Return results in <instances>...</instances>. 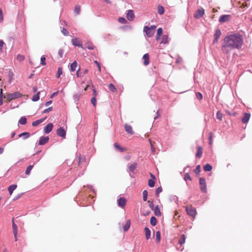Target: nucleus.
<instances>
[{
    "instance_id": "obj_1",
    "label": "nucleus",
    "mask_w": 252,
    "mask_h": 252,
    "mask_svg": "<svg viewBox=\"0 0 252 252\" xmlns=\"http://www.w3.org/2000/svg\"><path fill=\"white\" fill-rule=\"evenodd\" d=\"M243 44V38L240 34H231L224 38L221 50L223 54H229L233 50L241 48Z\"/></svg>"
},
{
    "instance_id": "obj_2",
    "label": "nucleus",
    "mask_w": 252,
    "mask_h": 252,
    "mask_svg": "<svg viewBox=\"0 0 252 252\" xmlns=\"http://www.w3.org/2000/svg\"><path fill=\"white\" fill-rule=\"evenodd\" d=\"M156 28V27L155 26H152L150 27L145 26L144 27L143 31L148 37H151L154 34Z\"/></svg>"
},
{
    "instance_id": "obj_3",
    "label": "nucleus",
    "mask_w": 252,
    "mask_h": 252,
    "mask_svg": "<svg viewBox=\"0 0 252 252\" xmlns=\"http://www.w3.org/2000/svg\"><path fill=\"white\" fill-rule=\"evenodd\" d=\"M186 210L187 214L194 218L196 217V211L195 208L193 207L191 205L186 207Z\"/></svg>"
},
{
    "instance_id": "obj_4",
    "label": "nucleus",
    "mask_w": 252,
    "mask_h": 252,
    "mask_svg": "<svg viewBox=\"0 0 252 252\" xmlns=\"http://www.w3.org/2000/svg\"><path fill=\"white\" fill-rule=\"evenodd\" d=\"M22 95L20 93L16 92L12 94H8L7 95L6 98L8 101H10L13 99L21 97Z\"/></svg>"
},
{
    "instance_id": "obj_5",
    "label": "nucleus",
    "mask_w": 252,
    "mask_h": 252,
    "mask_svg": "<svg viewBox=\"0 0 252 252\" xmlns=\"http://www.w3.org/2000/svg\"><path fill=\"white\" fill-rule=\"evenodd\" d=\"M199 184L200 185V189L204 193H206L207 191L206 180L204 178H200Z\"/></svg>"
},
{
    "instance_id": "obj_6",
    "label": "nucleus",
    "mask_w": 252,
    "mask_h": 252,
    "mask_svg": "<svg viewBox=\"0 0 252 252\" xmlns=\"http://www.w3.org/2000/svg\"><path fill=\"white\" fill-rule=\"evenodd\" d=\"M221 35V31L219 29H217L215 30L214 33V39L213 41L214 44H216L218 42V40Z\"/></svg>"
},
{
    "instance_id": "obj_7",
    "label": "nucleus",
    "mask_w": 252,
    "mask_h": 252,
    "mask_svg": "<svg viewBox=\"0 0 252 252\" xmlns=\"http://www.w3.org/2000/svg\"><path fill=\"white\" fill-rule=\"evenodd\" d=\"M57 134L63 138H65L66 136V131L63 127H61L57 129Z\"/></svg>"
},
{
    "instance_id": "obj_8",
    "label": "nucleus",
    "mask_w": 252,
    "mask_h": 252,
    "mask_svg": "<svg viewBox=\"0 0 252 252\" xmlns=\"http://www.w3.org/2000/svg\"><path fill=\"white\" fill-rule=\"evenodd\" d=\"M12 229L13 233L14 236L15 241H17V234H18V227L17 225L14 223L13 219H12Z\"/></svg>"
},
{
    "instance_id": "obj_9",
    "label": "nucleus",
    "mask_w": 252,
    "mask_h": 252,
    "mask_svg": "<svg viewBox=\"0 0 252 252\" xmlns=\"http://www.w3.org/2000/svg\"><path fill=\"white\" fill-rule=\"evenodd\" d=\"M126 203V200L124 197H120L119 199L117 200V203L119 207L121 208H124Z\"/></svg>"
},
{
    "instance_id": "obj_10",
    "label": "nucleus",
    "mask_w": 252,
    "mask_h": 252,
    "mask_svg": "<svg viewBox=\"0 0 252 252\" xmlns=\"http://www.w3.org/2000/svg\"><path fill=\"white\" fill-rule=\"evenodd\" d=\"M204 14V10L203 8H201L200 9H198L196 11V13L194 14V17L196 19H199V18L202 17Z\"/></svg>"
},
{
    "instance_id": "obj_11",
    "label": "nucleus",
    "mask_w": 252,
    "mask_h": 252,
    "mask_svg": "<svg viewBox=\"0 0 252 252\" xmlns=\"http://www.w3.org/2000/svg\"><path fill=\"white\" fill-rule=\"evenodd\" d=\"M231 18L230 15H221L219 19V21L220 23H224L227 21H228Z\"/></svg>"
},
{
    "instance_id": "obj_12",
    "label": "nucleus",
    "mask_w": 252,
    "mask_h": 252,
    "mask_svg": "<svg viewBox=\"0 0 252 252\" xmlns=\"http://www.w3.org/2000/svg\"><path fill=\"white\" fill-rule=\"evenodd\" d=\"M53 124L52 123L48 124L44 127V132L46 134L49 133L53 129Z\"/></svg>"
},
{
    "instance_id": "obj_13",
    "label": "nucleus",
    "mask_w": 252,
    "mask_h": 252,
    "mask_svg": "<svg viewBox=\"0 0 252 252\" xmlns=\"http://www.w3.org/2000/svg\"><path fill=\"white\" fill-rule=\"evenodd\" d=\"M71 42L72 44L75 46H77L82 48H83V46L80 43V41L78 38L75 37L72 38L71 40Z\"/></svg>"
},
{
    "instance_id": "obj_14",
    "label": "nucleus",
    "mask_w": 252,
    "mask_h": 252,
    "mask_svg": "<svg viewBox=\"0 0 252 252\" xmlns=\"http://www.w3.org/2000/svg\"><path fill=\"white\" fill-rule=\"evenodd\" d=\"M134 14L132 10H128L126 13V18L130 21H132L134 18Z\"/></svg>"
},
{
    "instance_id": "obj_15",
    "label": "nucleus",
    "mask_w": 252,
    "mask_h": 252,
    "mask_svg": "<svg viewBox=\"0 0 252 252\" xmlns=\"http://www.w3.org/2000/svg\"><path fill=\"white\" fill-rule=\"evenodd\" d=\"M49 140V138L48 136H42L40 138V139L39 140L38 144L39 145H44L46 143L48 142V141Z\"/></svg>"
},
{
    "instance_id": "obj_16",
    "label": "nucleus",
    "mask_w": 252,
    "mask_h": 252,
    "mask_svg": "<svg viewBox=\"0 0 252 252\" xmlns=\"http://www.w3.org/2000/svg\"><path fill=\"white\" fill-rule=\"evenodd\" d=\"M124 127L125 130L126 131L127 133H129L131 135L134 134V131L132 130V127L130 125L126 124L124 125Z\"/></svg>"
},
{
    "instance_id": "obj_17",
    "label": "nucleus",
    "mask_w": 252,
    "mask_h": 252,
    "mask_svg": "<svg viewBox=\"0 0 252 252\" xmlns=\"http://www.w3.org/2000/svg\"><path fill=\"white\" fill-rule=\"evenodd\" d=\"M250 113H245L242 119V122L244 124L248 123L250 120Z\"/></svg>"
},
{
    "instance_id": "obj_18",
    "label": "nucleus",
    "mask_w": 252,
    "mask_h": 252,
    "mask_svg": "<svg viewBox=\"0 0 252 252\" xmlns=\"http://www.w3.org/2000/svg\"><path fill=\"white\" fill-rule=\"evenodd\" d=\"M46 119V118L45 117V118H41V119H38L36 121H35L32 122V126H38L39 124L43 122Z\"/></svg>"
},
{
    "instance_id": "obj_19",
    "label": "nucleus",
    "mask_w": 252,
    "mask_h": 252,
    "mask_svg": "<svg viewBox=\"0 0 252 252\" xmlns=\"http://www.w3.org/2000/svg\"><path fill=\"white\" fill-rule=\"evenodd\" d=\"M30 136V133L28 132H24L18 135L19 137H23V139H26Z\"/></svg>"
},
{
    "instance_id": "obj_20",
    "label": "nucleus",
    "mask_w": 252,
    "mask_h": 252,
    "mask_svg": "<svg viewBox=\"0 0 252 252\" xmlns=\"http://www.w3.org/2000/svg\"><path fill=\"white\" fill-rule=\"evenodd\" d=\"M143 59L144 60V64L145 65H147L149 63V56L148 54H145L143 56Z\"/></svg>"
},
{
    "instance_id": "obj_21",
    "label": "nucleus",
    "mask_w": 252,
    "mask_h": 252,
    "mask_svg": "<svg viewBox=\"0 0 252 252\" xmlns=\"http://www.w3.org/2000/svg\"><path fill=\"white\" fill-rule=\"evenodd\" d=\"M145 232V236L147 240H148L151 237V231L150 229L147 227L144 228Z\"/></svg>"
},
{
    "instance_id": "obj_22",
    "label": "nucleus",
    "mask_w": 252,
    "mask_h": 252,
    "mask_svg": "<svg viewBox=\"0 0 252 252\" xmlns=\"http://www.w3.org/2000/svg\"><path fill=\"white\" fill-rule=\"evenodd\" d=\"M17 187V186L16 185L13 184L10 186L8 188V190L9 191L10 195H11L12 194L13 191L16 189Z\"/></svg>"
},
{
    "instance_id": "obj_23",
    "label": "nucleus",
    "mask_w": 252,
    "mask_h": 252,
    "mask_svg": "<svg viewBox=\"0 0 252 252\" xmlns=\"http://www.w3.org/2000/svg\"><path fill=\"white\" fill-rule=\"evenodd\" d=\"M153 210L154 211V213L156 216L158 217L160 216L161 212L158 205L156 206Z\"/></svg>"
},
{
    "instance_id": "obj_24",
    "label": "nucleus",
    "mask_w": 252,
    "mask_h": 252,
    "mask_svg": "<svg viewBox=\"0 0 252 252\" xmlns=\"http://www.w3.org/2000/svg\"><path fill=\"white\" fill-rule=\"evenodd\" d=\"M168 43V37L167 35H163L160 41L161 44H166Z\"/></svg>"
},
{
    "instance_id": "obj_25",
    "label": "nucleus",
    "mask_w": 252,
    "mask_h": 252,
    "mask_svg": "<svg viewBox=\"0 0 252 252\" xmlns=\"http://www.w3.org/2000/svg\"><path fill=\"white\" fill-rule=\"evenodd\" d=\"M130 226V220H127L126 224L124 226L123 229L124 231H127L129 228Z\"/></svg>"
},
{
    "instance_id": "obj_26",
    "label": "nucleus",
    "mask_w": 252,
    "mask_h": 252,
    "mask_svg": "<svg viewBox=\"0 0 252 252\" xmlns=\"http://www.w3.org/2000/svg\"><path fill=\"white\" fill-rule=\"evenodd\" d=\"M158 12L159 14L162 15L164 12V8L161 5L158 6Z\"/></svg>"
},
{
    "instance_id": "obj_27",
    "label": "nucleus",
    "mask_w": 252,
    "mask_h": 252,
    "mask_svg": "<svg viewBox=\"0 0 252 252\" xmlns=\"http://www.w3.org/2000/svg\"><path fill=\"white\" fill-rule=\"evenodd\" d=\"M77 62L74 61L70 64V69L71 72H74L76 70V68L77 67Z\"/></svg>"
},
{
    "instance_id": "obj_28",
    "label": "nucleus",
    "mask_w": 252,
    "mask_h": 252,
    "mask_svg": "<svg viewBox=\"0 0 252 252\" xmlns=\"http://www.w3.org/2000/svg\"><path fill=\"white\" fill-rule=\"evenodd\" d=\"M203 169L205 171H210L212 169V166L209 163H207L204 166Z\"/></svg>"
},
{
    "instance_id": "obj_29",
    "label": "nucleus",
    "mask_w": 252,
    "mask_h": 252,
    "mask_svg": "<svg viewBox=\"0 0 252 252\" xmlns=\"http://www.w3.org/2000/svg\"><path fill=\"white\" fill-rule=\"evenodd\" d=\"M150 223L152 226H155L157 223V220L156 217L153 216L150 219Z\"/></svg>"
},
{
    "instance_id": "obj_30",
    "label": "nucleus",
    "mask_w": 252,
    "mask_h": 252,
    "mask_svg": "<svg viewBox=\"0 0 252 252\" xmlns=\"http://www.w3.org/2000/svg\"><path fill=\"white\" fill-rule=\"evenodd\" d=\"M86 47L89 50H93L94 47L92 42H88L86 43Z\"/></svg>"
},
{
    "instance_id": "obj_31",
    "label": "nucleus",
    "mask_w": 252,
    "mask_h": 252,
    "mask_svg": "<svg viewBox=\"0 0 252 252\" xmlns=\"http://www.w3.org/2000/svg\"><path fill=\"white\" fill-rule=\"evenodd\" d=\"M186 236L184 234H182L179 241V243L182 245L185 243Z\"/></svg>"
},
{
    "instance_id": "obj_32",
    "label": "nucleus",
    "mask_w": 252,
    "mask_h": 252,
    "mask_svg": "<svg viewBox=\"0 0 252 252\" xmlns=\"http://www.w3.org/2000/svg\"><path fill=\"white\" fill-rule=\"evenodd\" d=\"M162 33V29L161 28H159L157 30V34L156 36V39L158 40Z\"/></svg>"
},
{
    "instance_id": "obj_33",
    "label": "nucleus",
    "mask_w": 252,
    "mask_h": 252,
    "mask_svg": "<svg viewBox=\"0 0 252 252\" xmlns=\"http://www.w3.org/2000/svg\"><path fill=\"white\" fill-rule=\"evenodd\" d=\"M33 166V165H29L27 167V169H26V171H25V174L26 175H29L30 174L31 171L32 170Z\"/></svg>"
},
{
    "instance_id": "obj_34",
    "label": "nucleus",
    "mask_w": 252,
    "mask_h": 252,
    "mask_svg": "<svg viewBox=\"0 0 252 252\" xmlns=\"http://www.w3.org/2000/svg\"><path fill=\"white\" fill-rule=\"evenodd\" d=\"M202 155V148L200 147H198L197 148V153L196 154V157L198 158H200Z\"/></svg>"
},
{
    "instance_id": "obj_35",
    "label": "nucleus",
    "mask_w": 252,
    "mask_h": 252,
    "mask_svg": "<svg viewBox=\"0 0 252 252\" xmlns=\"http://www.w3.org/2000/svg\"><path fill=\"white\" fill-rule=\"evenodd\" d=\"M39 94H40V92H38L36 94H34L32 97V100L33 101H38L39 99Z\"/></svg>"
},
{
    "instance_id": "obj_36",
    "label": "nucleus",
    "mask_w": 252,
    "mask_h": 252,
    "mask_svg": "<svg viewBox=\"0 0 252 252\" xmlns=\"http://www.w3.org/2000/svg\"><path fill=\"white\" fill-rule=\"evenodd\" d=\"M136 163H134L133 164H131L129 166V171L130 172H133L136 169Z\"/></svg>"
},
{
    "instance_id": "obj_37",
    "label": "nucleus",
    "mask_w": 252,
    "mask_h": 252,
    "mask_svg": "<svg viewBox=\"0 0 252 252\" xmlns=\"http://www.w3.org/2000/svg\"><path fill=\"white\" fill-rule=\"evenodd\" d=\"M109 89L112 92H115L116 91V88L112 83H110L108 85Z\"/></svg>"
},
{
    "instance_id": "obj_38",
    "label": "nucleus",
    "mask_w": 252,
    "mask_h": 252,
    "mask_svg": "<svg viewBox=\"0 0 252 252\" xmlns=\"http://www.w3.org/2000/svg\"><path fill=\"white\" fill-rule=\"evenodd\" d=\"M46 57L45 55H43L41 56L40 58V64L42 65H46Z\"/></svg>"
},
{
    "instance_id": "obj_39",
    "label": "nucleus",
    "mask_w": 252,
    "mask_h": 252,
    "mask_svg": "<svg viewBox=\"0 0 252 252\" xmlns=\"http://www.w3.org/2000/svg\"><path fill=\"white\" fill-rule=\"evenodd\" d=\"M27 122V119L25 117H21L19 121V124L20 125H25Z\"/></svg>"
},
{
    "instance_id": "obj_40",
    "label": "nucleus",
    "mask_w": 252,
    "mask_h": 252,
    "mask_svg": "<svg viewBox=\"0 0 252 252\" xmlns=\"http://www.w3.org/2000/svg\"><path fill=\"white\" fill-rule=\"evenodd\" d=\"M118 22L121 24H125L127 22V21L125 18L119 17L118 18Z\"/></svg>"
},
{
    "instance_id": "obj_41",
    "label": "nucleus",
    "mask_w": 252,
    "mask_h": 252,
    "mask_svg": "<svg viewBox=\"0 0 252 252\" xmlns=\"http://www.w3.org/2000/svg\"><path fill=\"white\" fill-rule=\"evenodd\" d=\"M194 173L196 175H199L200 174V172L201 171V167L200 165H198L196 166V168L194 170Z\"/></svg>"
},
{
    "instance_id": "obj_42",
    "label": "nucleus",
    "mask_w": 252,
    "mask_h": 252,
    "mask_svg": "<svg viewBox=\"0 0 252 252\" xmlns=\"http://www.w3.org/2000/svg\"><path fill=\"white\" fill-rule=\"evenodd\" d=\"M17 59L19 62H22L25 60V56L21 54H18L17 56Z\"/></svg>"
},
{
    "instance_id": "obj_43",
    "label": "nucleus",
    "mask_w": 252,
    "mask_h": 252,
    "mask_svg": "<svg viewBox=\"0 0 252 252\" xmlns=\"http://www.w3.org/2000/svg\"><path fill=\"white\" fill-rule=\"evenodd\" d=\"M216 116H217V118L218 119L221 121L222 120V114L220 112V111H218L217 112Z\"/></svg>"
},
{
    "instance_id": "obj_44",
    "label": "nucleus",
    "mask_w": 252,
    "mask_h": 252,
    "mask_svg": "<svg viewBox=\"0 0 252 252\" xmlns=\"http://www.w3.org/2000/svg\"><path fill=\"white\" fill-rule=\"evenodd\" d=\"M114 146L115 147L119 150L120 151H121V152H123L124 151V148H122L120 147V146L117 143H115L114 144Z\"/></svg>"
},
{
    "instance_id": "obj_45",
    "label": "nucleus",
    "mask_w": 252,
    "mask_h": 252,
    "mask_svg": "<svg viewBox=\"0 0 252 252\" xmlns=\"http://www.w3.org/2000/svg\"><path fill=\"white\" fill-rule=\"evenodd\" d=\"M147 196H148V192L146 190H144L143 191V200L144 201H146L147 200Z\"/></svg>"
},
{
    "instance_id": "obj_46",
    "label": "nucleus",
    "mask_w": 252,
    "mask_h": 252,
    "mask_svg": "<svg viewBox=\"0 0 252 252\" xmlns=\"http://www.w3.org/2000/svg\"><path fill=\"white\" fill-rule=\"evenodd\" d=\"M63 73V69L62 67H59L57 71V78H59L61 75Z\"/></svg>"
},
{
    "instance_id": "obj_47",
    "label": "nucleus",
    "mask_w": 252,
    "mask_h": 252,
    "mask_svg": "<svg viewBox=\"0 0 252 252\" xmlns=\"http://www.w3.org/2000/svg\"><path fill=\"white\" fill-rule=\"evenodd\" d=\"M80 10L81 9L80 6H76L74 8V12L76 14L78 15L80 14Z\"/></svg>"
},
{
    "instance_id": "obj_48",
    "label": "nucleus",
    "mask_w": 252,
    "mask_h": 252,
    "mask_svg": "<svg viewBox=\"0 0 252 252\" xmlns=\"http://www.w3.org/2000/svg\"><path fill=\"white\" fill-rule=\"evenodd\" d=\"M156 236L157 242L158 243L160 240V233L159 231L156 232Z\"/></svg>"
},
{
    "instance_id": "obj_49",
    "label": "nucleus",
    "mask_w": 252,
    "mask_h": 252,
    "mask_svg": "<svg viewBox=\"0 0 252 252\" xmlns=\"http://www.w3.org/2000/svg\"><path fill=\"white\" fill-rule=\"evenodd\" d=\"M155 181L152 179H149L148 181V185L150 187H154L155 186Z\"/></svg>"
},
{
    "instance_id": "obj_50",
    "label": "nucleus",
    "mask_w": 252,
    "mask_h": 252,
    "mask_svg": "<svg viewBox=\"0 0 252 252\" xmlns=\"http://www.w3.org/2000/svg\"><path fill=\"white\" fill-rule=\"evenodd\" d=\"M162 189L161 187H158L156 190V196H158L159 194L162 191Z\"/></svg>"
},
{
    "instance_id": "obj_51",
    "label": "nucleus",
    "mask_w": 252,
    "mask_h": 252,
    "mask_svg": "<svg viewBox=\"0 0 252 252\" xmlns=\"http://www.w3.org/2000/svg\"><path fill=\"white\" fill-rule=\"evenodd\" d=\"M81 96V94H76L73 95V98L75 101H78L80 97Z\"/></svg>"
},
{
    "instance_id": "obj_52",
    "label": "nucleus",
    "mask_w": 252,
    "mask_h": 252,
    "mask_svg": "<svg viewBox=\"0 0 252 252\" xmlns=\"http://www.w3.org/2000/svg\"><path fill=\"white\" fill-rule=\"evenodd\" d=\"M62 33L65 36H67L69 34L68 32L67 31V30L65 28H63V29L61 31Z\"/></svg>"
},
{
    "instance_id": "obj_53",
    "label": "nucleus",
    "mask_w": 252,
    "mask_h": 252,
    "mask_svg": "<svg viewBox=\"0 0 252 252\" xmlns=\"http://www.w3.org/2000/svg\"><path fill=\"white\" fill-rule=\"evenodd\" d=\"M184 180H185V181H187L188 180H191V177H190V176L189 175V173H186V174L185 175Z\"/></svg>"
},
{
    "instance_id": "obj_54",
    "label": "nucleus",
    "mask_w": 252,
    "mask_h": 252,
    "mask_svg": "<svg viewBox=\"0 0 252 252\" xmlns=\"http://www.w3.org/2000/svg\"><path fill=\"white\" fill-rule=\"evenodd\" d=\"M3 21V13L1 8H0V23H2Z\"/></svg>"
},
{
    "instance_id": "obj_55",
    "label": "nucleus",
    "mask_w": 252,
    "mask_h": 252,
    "mask_svg": "<svg viewBox=\"0 0 252 252\" xmlns=\"http://www.w3.org/2000/svg\"><path fill=\"white\" fill-rule=\"evenodd\" d=\"M91 103L93 105V106H95L96 104V100L95 96L91 98Z\"/></svg>"
},
{
    "instance_id": "obj_56",
    "label": "nucleus",
    "mask_w": 252,
    "mask_h": 252,
    "mask_svg": "<svg viewBox=\"0 0 252 252\" xmlns=\"http://www.w3.org/2000/svg\"><path fill=\"white\" fill-rule=\"evenodd\" d=\"M195 95H196V97H197V99H198L199 100H201L202 99L203 96H202V94L200 93L197 92V93H196Z\"/></svg>"
},
{
    "instance_id": "obj_57",
    "label": "nucleus",
    "mask_w": 252,
    "mask_h": 252,
    "mask_svg": "<svg viewBox=\"0 0 252 252\" xmlns=\"http://www.w3.org/2000/svg\"><path fill=\"white\" fill-rule=\"evenodd\" d=\"M52 110H53V107H48V108H47V109H45V110L42 112V113L45 114V113H49V112H50V111H51Z\"/></svg>"
},
{
    "instance_id": "obj_58",
    "label": "nucleus",
    "mask_w": 252,
    "mask_h": 252,
    "mask_svg": "<svg viewBox=\"0 0 252 252\" xmlns=\"http://www.w3.org/2000/svg\"><path fill=\"white\" fill-rule=\"evenodd\" d=\"M63 53H64V51H63V49H60L58 52V55L59 56V57L61 58H62L63 57Z\"/></svg>"
},
{
    "instance_id": "obj_59",
    "label": "nucleus",
    "mask_w": 252,
    "mask_h": 252,
    "mask_svg": "<svg viewBox=\"0 0 252 252\" xmlns=\"http://www.w3.org/2000/svg\"><path fill=\"white\" fill-rule=\"evenodd\" d=\"M13 75V72L12 71H9V73H8L9 82V83H10L11 82V80L12 79Z\"/></svg>"
},
{
    "instance_id": "obj_60",
    "label": "nucleus",
    "mask_w": 252,
    "mask_h": 252,
    "mask_svg": "<svg viewBox=\"0 0 252 252\" xmlns=\"http://www.w3.org/2000/svg\"><path fill=\"white\" fill-rule=\"evenodd\" d=\"M148 203H149V207L152 210H153L154 209V205L153 201H148Z\"/></svg>"
},
{
    "instance_id": "obj_61",
    "label": "nucleus",
    "mask_w": 252,
    "mask_h": 252,
    "mask_svg": "<svg viewBox=\"0 0 252 252\" xmlns=\"http://www.w3.org/2000/svg\"><path fill=\"white\" fill-rule=\"evenodd\" d=\"M3 103L2 102V91L0 89V105H1Z\"/></svg>"
},
{
    "instance_id": "obj_62",
    "label": "nucleus",
    "mask_w": 252,
    "mask_h": 252,
    "mask_svg": "<svg viewBox=\"0 0 252 252\" xmlns=\"http://www.w3.org/2000/svg\"><path fill=\"white\" fill-rule=\"evenodd\" d=\"M22 195V193H19L18 194H17L13 199V201H16L17 200V199H19L21 197V195Z\"/></svg>"
},
{
    "instance_id": "obj_63",
    "label": "nucleus",
    "mask_w": 252,
    "mask_h": 252,
    "mask_svg": "<svg viewBox=\"0 0 252 252\" xmlns=\"http://www.w3.org/2000/svg\"><path fill=\"white\" fill-rule=\"evenodd\" d=\"M94 62L95 63V64L96 65L99 71H101V67H100V65L99 63L97 61H95Z\"/></svg>"
},
{
    "instance_id": "obj_64",
    "label": "nucleus",
    "mask_w": 252,
    "mask_h": 252,
    "mask_svg": "<svg viewBox=\"0 0 252 252\" xmlns=\"http://www.w3.org/2000/svg\"><path fill=\"white\" fill-rule=\"evenodd\" d=\"M79 71H80V68L77 71V72H76V75L78 77H80L83 76L82 72H80Z\"/></svg>"
}]
</instances>
